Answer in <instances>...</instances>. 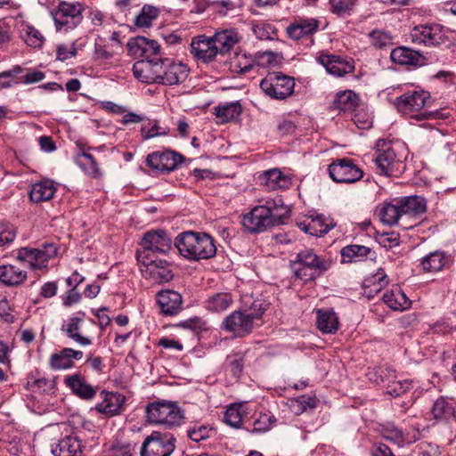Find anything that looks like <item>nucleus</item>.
I'll return each mask as SVG.
<instances>
[{
  "instance_id": "nucleus-1",
  "label": "nucleus",
  "mask_w": 456,
  "mask_h": 456,
  "mask_svg": "<svg viewBox=\"0 0 456 456\" xmlns=\"http://www.w3.org/2000/svg\"><path fill=\"white\" fill-rule=\"evenodd\" d=\"M398 89L401 94L395 98L393 105L400 114L417 120L445 119L449 117V112L422 111L424 108L429 106L431 96L428 91L419 86H401Z\"/></svg>"
},
{
  "instance_id": "nucleus-2",
  "label": "nucleus",
  "mask_w": 456,
  "mask_h": 456,
  "mask_svg": "<svg viewBox=\"0 0 456 456\" xmlns=\"http://www.w3.org/2000/svg\"><path fill=\"white\" fill-rule=\"evenodd\" d=\"M286 213V207L281 198L268 199L264 204L256 206L245 214L241 224L248 232L260 233L280 224Z\"/></svg>"
},
{
  "instance_id": "nucleus-3",
  "label": "nucleus",
  "mask_w": 456,
  "mask_h": 456,
  "mask_svg": "<svg viewBox=\"0 0 456 456\" xmlns=\"http://www.w3.org/2000/svg\"><path fill=\"white\" fill-rule=\"evenodd\" d=\"M175 246L179 254L189 261L209 259L216 253L214 239L205 232H183L176 236Z\"/></svg>"
},
{
  "instance_id": "nucleus-4",
  "label": "nucleus",
  "mask_w": 456,
  "mask_h": 456,
  "mask_svg": "<svg viewBox=\"0 0 456 456\" xmlns=\"http://www.w3.org/2000/svg\"><path fill=\"white\" fill-rule=\"evenodd\" d=\"M426 211V200L420 196H409L384 202L379 209L383 224L395 225L404 216H418Z\"/></svg>"
},
{
  "instance_id": "nucleus-5",
  "label": "nucleus",
  "mask_w": 456,
  "mask_h": 456,
  "mask_svg": "<svg viewBox=\"0 0 456 456\" xmlns=\"http://www.w3.org/2000/svg\"><path fill=\"white\" fill-rule=\"evenodd\" d=\"M265 310L262 300H255L249 308L234 311L224 318L223 328L237 337H243L259 325Z\"/></svg>"
},
{
  "instance_id": "nucleus-6",
  "label": "nucleus",
  "mask_w": 456,
  "mask_h": 456,
  "mask_svg": "<svg viewBox=\"0 0 456 456\" xmlns=\"http://www.w3.org/2000/svg\"><path fill=\"white\" fill-rule=\"evenodd\" d=\"M399 144L379 140L377 143L374 161L380 175L399 176L405 169L403 156Z\"/></svg>"
},
{
  "instance_id": "nucleus-7",
  "label": "nucleus",
  "mask_w": 456,
  "mask_h": 456,
  "mask_svg": "<svg viewBox=\"0 0 456 456\" xmlns=\"http://www.w3.org/2000/svg\"><path fill=\"white\" fill-rule=\"evenodd\" d=\"M145 412L149 422L168 428L180 426L184 418L177 403L167 400L149 403Z\"/></svg>"
},
{
  "instance_id": "nucleus-8",
  "label": "nucleus",
  "mask_w": 456,
  "mask_h": 456,
  "mask_svg": "<svg viewBox=\"0 0 456 456\" xmlns=\"http://www.w3.org/2000/svg\"><path fill=\"white\" fill-rule=\"evenodd\" d=\"M330 266V262L315 254L313 249L305 248L297 253L293 269L297 278L304 281L315 279Z\"/></svg>"
},
{
  "instance_id": "nucleus-9",
  "label": "nucleus",
  "mask_w": 456,
  "mask_h": 456,
  "mask_svg": "<svg viewBox=\"0 0 456 456\" xmlns=\"http://www.w3.org/2000/svg\"><path fill=\"white\" fill-rule=\"evenodd\" d=\"M260 88L272 99L284 100L293 94L295 80L281 72H272L262 79Z\"/></svg>"
},
{
  "instance_id": "nucleus-10",
  "label": "nucleus",
  "mask_w": 456,
  "mask_h": 456,
  "mask_svg": "<svg viewBox=\"0 0 456 456\" xmlns=\"http://www.w3.org/2000/svg\"><path fill=\"white\" fill-rule=\"evenodd\" d=\"M176 438L173 434L152 431L140 449L141 456H170L175 449Z\"/></svg>"
},
{
  "instance_id": "nucleus-11",
  "label": "nucleus",
  "mask_w": 456,
  "mask_h": 456,
  "mask_svg": "<svg viewBox=\"0 0 456 456\" xmlns=\"http://www.w3.org/2000/svg\"><path fill=\"white\" fill-rule=\"evenodd\" d=\"M57 255V247L53 243L44 244L39 248H21L17 252V259L32 270L47 268L48 262Z\"/></svg>"
},
{
  "instance_id": "nucleus-12",
  "label": "nucleus",
  "mask_w": 456,
  "mask_h": 456,
  "mask_svg": "<svg viewBox=\"0 0 456 456\" xmlns=\"http://www.w3.org/2000/svg\"><path fill=\"white\" fill-rule=\"evenodd\" d=\"M451 30L440 24L420 25L410 34L413 43L426 46H437L449 40Z\"/></svg>"
},
{
  "instance_id": "nucleus-13",
  "label": "nucleus",
  "mask_w": 456,
  "mask_h": 456,
  "mask_svg": "<svg viewBox=\"0 0 456 456\" xmlns=\"http://www.w3.org/2000/svg\"><path fill=\"white\" fill-rule=\"evenodd\" d=\"M330 177L336 183H353L359 181L363 172L350 159H338L329 166Z\"/></svg>"
},
{
  "instance_id": "nucleus-14",
  "label": "nucleus",
  "mask_w": 456,
  "mask_h": 456,
  "mask_svg": "<svg viewBox=\"0 0 456 456\" xmlns=\"http://www.w3.org/2000/svg\"><path fill=\"white\" fill-rule=\"evenodd\" d=\"M172 240L163 230H153L144 234L141 241L143 257L149 258L151 254H167L171 249Z\"/></svg>"
},
{
  "instance_id": "nucleus-15",
  "label": "nucleus",
  "mask_w": 456,
  "mask_h": 456,
  "mask_svg": "<svg viewBox=\"0 0 456 456\" xmlns=\"http://www.w3.org/2000/svg\"><path fill=\"white\" fill-rule=\"evenodd\" d=\"M161 69L159 70V83L166 86H174L185 81L189 69L181 61L173 59H159Z\"/></svg>"
},
{
  "instance_id": "nucleus-16",
  "label": "nucleus",
  "mask_w": 456,
  "mask_h": 456,
  "mask_svg": "<svg viewBox=\"0 0 456 456\" xmlns=\"http://www.w3.org/2000/svg\"><path fill=\"white\" fill-rule=\"evenodd\" d=\"M81 5L77 3L61 2L53 12L58 30L75 28L81 20Z\"/></svg>"
},
{
  "instance_id": "nucleus-17",
  "label": "nucleus",
  "mask_w": 456,
  "mask_h": 456,
  "mask_svg": "<svg viewBox=\"0 0 456 456\" xmlns=\"http://www.w3.org/2000/svg\"><path fill=\"white\" fill-rule=\"evenodd\" d=\"M317 61L325 68L326 71L335 77H343L354 70V62L352 58L328 53H321Z\"/></svg>"
},
{
  "instance_id": "nucleus-18",
  "label": "nucleus",
  "mask_w": 456,
  "mask_h": 456,
  "mask_svg": "<svg viewBox=\"0 0 456 456\" xmlns=\"http://www.w3.org/2000/svg\"><path fill=\"white\" fill-rule=\"evenodd\" d=\"M127 49L130 55L134 58H142V60L163 59L160 53V45L152 39L144 37H137L132 38L127 43Z\"/></svg>"
},
{
  "instance_id": "nucleus-19",
  "label": "nucleus",
  "mask_w": 456,
  "mask_h": 456,
  "mask_svg": "<svg viewBox=\"0 0 456 456\" xmlns=\"http://www.w3.org/2000/svg\"><path fill=\"white\" fill-rule=\"evenodd\" d=\"M183 161V156L174 151H155L147 156V165L156 172H171Z\"/></svg>"
},
{
  "instance_id": "nucleus-20",
  "label": "nucleus",
  "mask_w": 456,
  "mask_h": 456,
  "mask_svg": "<svg viewBox=\"0 0 456 456\" xmlns=\"http://www.w3.org/2000/svg\"><path fill=\"white\" fill-rule=\"evenodd\" d=\"M83 356L84 353L81 350L63 347L50 355L48 364L53 370H67L72 369L75 366V362L80 361Z\"/></svg>"
},
{
  "instance_id": "nucleus-21",
  "label": "nucleus",
  "mask_w": 456,
  "mask_h": 456,
  "mask_svg": "<svg viewBox=\"0 0 456 456\" xmlns=\"http://www.w3.org/2000/svg\"><path fill=\"white\" fill-rule=\"evenodd\" d=\"M63 383L75 395L84 400L93 399L98 390L96 387L90 385L79 371L66 375Z\"/></svg>"
},
{
  "instance_id": "nucleus-22",
  "label": "nucleus",
  "mask_w": 456,
  "mask_h": 456,
  "mask_svg": "<svg viewBox=\"0 0 456 456\" xmlns=\"http://www.w3.org/2000/svg\"><path fill=\"white\" fill-rule=\"evenodd\" d=\"M143 264L145 265V269L142 271L143 275L152 283L160 284L172 280L173 273L167 260L148 258V261H144Z\"/></svg>"
},
{
  "instance_id": "nucleus-23",
  "label": "nucleus",
  "mask_w": 456,
  "mask_h": 456,
  "mask_svg": "<svg viewBox=\"0 0 456 456\" xmlns=\"http://www.w3.org/2000/svg\"><path fill=\"white\" fill-rule=\"evenodd\" d=\"M191 53L205 63L213 61L220 53L212 37L200 36L191 44Z\"/></svg>"
},
{
  "instance_id": "nucleus-24",
  "label": "nucleus",
  "mask_w": 456,
  "mask_h": 456,
  "mask_svg": "<svg viewBox=\"0 0 456 456\" xmlns=\"http://www.w3.org/2000/svg\"><path fill=\"white\" fill-rule=\"evenodd\" d=\"M297 225L305 233L313 236H322L335 226V223L323 215L313 214L297 223Z\"/></svg>"
},
{
  "instance_id": "nucleus-25",
  "label": "nucleus",
  "mask_w": 456,
  "mask_h": 456,
  "mask_svg": "<svg viewBox=\"0 0 456 456\" xmlns=\"http://www.w3.org/2000/svg\"><path fill=\"white\" fill-rule=\"evenodd\" d=\"M84 313H78L76 316L67 319L61 325V330L66 336L81 346L92 345L93 340L87 336H83L81 330L84 324Z\"/></svg>"
},
{
  "instance_id": "nucleus-26",
  "label": "nucleus",
  "mask_w": 456,
  "mask_h": 456,
  "mask_svg": "<svg viewBox=\"0 0 456 456\" xmlns=\"http://www.w3.org/2000/svg\"><path fill=\"white\" fill-rule=\"evenodd\" d=\"M160 69V61L141 60L133 65V73L141 82L159 83Z\"/></svg>"
},
{
  "instance_id": "nucleus-27",
  "label": "nucleus",
  "mask_w": 456,
  "mask_h": 456,
  "mask_svg": "<svg viewBox=\"0 0 456 456\" xmlns=\"http://www.w3.org/2000/svg\"><path fill=\"white\" fill-rule=\"evenodd\" d=\"M319 20L314 18H297L287 28L289 38L299 40L305 37L312 36L319 28Z\"/></svg>"
},
{
  "instance_id": "nucleus-28",
  "label": "nucleus",
  "mask_w": 456,
  "mask_h": 456,
  "mask_svg": "<svg viewBox=\"0 0 456 456\" xmlns=\"http://www.w3.org/2000/svg\"><path fill=\"white\" fill-rule=\"evenodd\" d=\"M157 302L165 315H176L182 310V296L175 290H161L157 294Z\"/></svg>"
},
{
  "instance_id": "nucleus-29",
  "label": "nucleus",
  "mask_w": 456,
  "mask_h": 456,
  "mask_svg": "<svg viewBox=\"0 0 456 456\" xmlns=\"http://www.w3.org/2000/svg\"><path fill=\"white\" fill-rule=\"evenodd\" d=\"M14 27L20 38L30 47L39 48L45 42L44 35L29 22L21 18L15 20Z\"/></svg>"
},
{
  "instance_id": "nucleus-30",
  "label": "nucleus",
  "mask_w": 456,
  "mask_h": 456,
  "mask_svg": "<svg viewBox=\"0 0 456 456\" xmlns=\"http://www.w3.org/2000/svg\"><path fill=\"white\" fill-rule=\"evenodd\" d=\"M260 181L267 191L285 190L291 185L290 177L277 168L265 171L260 175Z\"/></svg>"
},
{
  "instance_id": "nucleus-31",
  "label": "nucleus",
  "mask_w": 456,
  "mask_h": 456,
  "mask_svg": "<svg viewBox=\"0 0 456 456\" xmlns=\"http://www.w3.org/2000/svg\"><path fill=\"white\" fill-rule=\"evenodd\" d=\"M383 302L394 311H404L411 307V301L400 286L393 285L382 296Z\"/></svg>"
},
{
  "instance_id": "nucleus-32",
  "label": "nucleus",
  "mask_w": 456,
  "mask_h": 456,
  "mask_svg": "<svg viewBox=\"0 0 456 456\" xmlns=\"http://www.w3.org/2000/svg\"><path fill=\"white\" fill-rule=\"evenodd\" d=\"M102 402L95 405V409L100 413L114 416L120 413L121 408L125 403V396L118 393H110L102 391Z\"/></svg>"
},
{
  "instance_id": "nucleus-33",
  "label": "nucleus",
  "mask_w": 456,
  "mask_h": 456,
  "mask_svg": "<svg viewBox=\"0 0 456 456\" xmlns=\"http://www.w3.org/2000/svg\"><path fill=\"white\" fill-rule=\"evenodd\" d=\"M212 38L217 47L220 56H224L240 40L239 33L232 28L217 31L212 36Z\"/></svg>"
},
{
  "instance_id": "nucleus-34",
  "label": "nucleus",
  "mask_w": 456,
  "mask_h": 456,
  "mask_svg": "<svg viewBox=\"0 0 456 456\" xmlns=\"http://www.w3.org/2000/svg\"><path fill=\"white\" fill-rule=\"evenodd\" d=\"M316 319L317 327L322 333L332 334L338 330V317L332 309L317 310Z\"/></svg>"
},
{
  "instance_id": "nucleus-35",
  "label": "nucleus",
  "mask_w": 456,
  "mask_h": 456,
  "mask_svg": "<svg viewBox=\"0 0 456 456\" xmlns=\"http://www.w3.org/2000/svg\"><path fill=\"white\" fill-rule=\"evenodd\" d=\"M390 58L395 63L401 65L420 66L423 64V56L407 47H398L390 53Z\"/></svg>"
},
{
  "instance_id": "nucleus-36",
  "label": "nucleus",
  "mask_w": 456,
  "mask_h": 456,
  "mask_svg": "<svg viewBox=\"0 0 456 456\" xmlns=\"http://www.w3.org/2000/svg\"><path fill=\"white\" fill-rule=\"evenodd\" d=\"M54 456H79L82 452L81 443L72 436L61 439L52 449Z\"/></svg>"
},
{
  "instance_id": "nucleus-37",
  "label": "nucleus",
  "mask_w": 456,
  "mask_h": 456,
  "mask_svg": "<svg viewBox=\"0 0 456 456\" xmlns=\"http://www.w3.org/2000/svg\"><path fill=\"white\" fill-rule=\"evenodd\" d=\"M27 279V273L13 265H0V281L6 286H19Z\"/></svg>"
},
{
  "instance_id": "nucleus-38",
  "label": "nucleus",
  "mask_w": 456,
  "mask_h": 456,
  "mask_svg": "<svg viewBox=\"0 0 456 456\" xmlns=\"http://www.w3.org/2000/svg\"><path fill=\"white\" fill-rule=\"evenodd\" d=\"M56 187L53 181L44 180L32 185L29 192L30 200L35 203L49 201L53 198Z\"/></svg>"
},
{
  "instance_id": "nucleus-39",
  "label": "nucleus",
  "mask_w": 456,
  "mask_h": 456,
  "mask_svg": "<svg viewBox=\"0 0 456 456\" xmlns=\"http://www.w3.org/2000/svg\"><path fill=\"white\" fill-rule=\"evenodd\" d=\"M230 69L233 73L245 74L255 65V59L245 51L235 52L230 58Z\"/></svg>"
},
{
  "instance_id": "nucleus-40",
  "label": "nucleus",
  "mask_w": 456,
  "mask_h": 456,
  "mask_svg": "<svg viewBox=\"0 0 456 456\" xmlns=\"http://www.w3.org/2000/svg\"><path fill=\"white\" fill-rule=\"evenodd\" d=\"M248 414V408L246 403H238L227 407L224 413V421L229 426L239 428L242 420Z\"/></svg>"
},
{
  "instance_id": "nucleus-41",
  "label": "nucleus",
  "mask_w": 456,
  "mask_h": 456,
  "mask_svg": "<svg viewBox=\"0 0 456 456\" xmlns=\"http://www.w3.org/2000/svg\"><path fill=\"white\" fill-rule=\"evenodd\" d=\"M431 415L436 420H447L455 416L454 403L452 399L438 398L431 408Z\"/></svg>"
},
{
  "instance_id": "nucleus-42",
  "label": "nucleus",
  "mask_w": 456,
  "mask_h": 456,
  "mask_svg": "<svg viewBox=\"0 0 456 456\" xmlns=\"http://www.w3.org/2000/svg\"><path fill=\"white\" fill-rule=\"evenodd\" d=\"M233 303L232 294L228 292L215 293L205 301V308L212 313H221L228 309Z\"/></svg>"
},
{
  "instance_id": "nucleus-43",
  "label": "nucleus",
  "mask_w": 456,
  "mask_h": 456,
  "mask_svg": "<svg viewBox=\"0 0 456 456\" xmlns=\"http://www.w3.org/2000/svg\"><path fill=\"white\" fill-rule=\"evenodd\" d=\"M381 436L384 439L398 445L399 447L403 446L404 444L413 443L418 439L416 437L413 439L409 438L407 435L403 434V432L393 423H387L383 426L381 429Z\"/></svg>"
},
{
  "instance_id": "nucleus-44",
  "label": "nucleus",
  "mask_w": 456,
  "mask_h": 456,
  "mask_svg": "<svg viewBox=\"0 0 456 456\" xmlns=\"http://www.w3.org/2000/svg\"><path fill=\"white\" fill-rule=\"evenodd\" d=\"M388 284V279L383 270H379L371 277L364 281V293L369 297H373L374 295L381 291Z\"/></svg>"
},
{
  "instance_id": "nucleus-45",
  "label": "nucleus",
  "mask_w": 456,
  "mask_h": 456,
  "mask_svg": "<svg viewBox=\"0 0 456 456\" xmlns=\"http://www.w3.org/2000/svg\"><path fill=\"white\" fill-rule=\"evenodd\" d=\"M448 257L442 251L431 252L420 261V265L425 272H438L447 264Z\"/></svg>"
},
{
  "instance_id": "nucleus-46",
  "label": "nucleus",
  "mask_w": 456,
  "mask_h": 456,
  "mask_svg": "<svg viewBox=\"0 0 456 456\" xmlns=\"http://www.w3.org/2000/svg\"><path fill=\"white\" fill-rule=\"evenodd\" d=\"M370 253V248L365 246L353 244L346 246L341 250L342 262L351 263L363 260Z\"/></svg>"
},
{
  "instance_id": "nucleus-47",
  "label": "nucleus",
  "mask_w": 456,
  "mask_h": 456,
  "mask_svg": "<svg viewBox=\"0 0 456 456\" xmlns=\"http://www.w3.org/2000/svg\"><path fill=\"white\" fill-rule=\"evenodd\" d=\"M357 95L352 90H345L336 94L333 102L335 109L341 111L353 110L357 105Z\"/></svg>"
},
{
  "instance_id": "nucleus-48",
  "label": "nucleus",
  "mask_w": 456,
  "mask_h": 456,
  "mask_svg": "<svg viewBox=\"0 0 456 456\" xmlns=\"http://www.w3.org/2000/svg\"><path fill=\"white\" fill-rule=\"evenodd\" d=\"M215 110L216 116L221 123H227L236 119L241 113V106L237 102L219 105Z\"/></svg>"
},
{
  "instance_id": "nucleus-49",
  "label": "nucleus",
  "mask_w": 456,
  "mask_h": 456,
  "mask_svg": "<svg viewBox=\"0 0 456 456\" xmlns=\"http://www.w3.org/2000/svg\"><path fill=\"white\" fill-rule=\"evenodd\" d=\"M159 11L152 5H144L134 20V24L139 28H149L152 21L158 18Z\"/></svg>"
},
{
  "instance_id": "nucleus-50",
  "label": "nucleus",
  "mask_w": 456,
  "mask_h": 456,
  "mask_svg": "<svg viewBox=\"0 0 456 456\" xmlns=\"http://www.w3.org/2000/svg\"><path fill=\"white\" fill-rule=\"evenodd\" d=\"M276 421V418L271 412H260L254 417L252 432H267L275 425Z\"/></svg>"
},
{
  "instance_id": "nucleus-51",
  "label": "nucleus",
  "mask_w": 456,
  "mask_h": 456,
  "mask_svg": "<svg viewBox=\"0 0 456 456\" xmlns=\"http://www.w3.org/2000/svg\"><path fill=\"white\" fill-rule=\"evenodd\" d=\"M107 456H134V446L131 443L113 441L106 448Z\"/></svg>"
},
{
  "instance_id": "nucleus-52",
  "label": "nucleus",
  "mask_w": 456,
  "mask_h": 456,
  "mask_svg": "<svg viewBox=\"0 0 456 456\" xmlns=\"http://www.w3.org/2000/svg\"><path fill=\"white\" fill-rule=\"evenodd\" d=\"M89 18L94 28L100 27L102 29H108L110 32V28L114 25L113 20L99 10L92 11L90 12Z\"/></svg>"
},
{
  "instance_id": "nucleus-53",
  "label": "nucleus",
  "mask_w": 456,
  "mask_h": 456,
  "mask_svg": "<svg viewBox=\"0 0 456 456\" xmlns=\"http://www.w3.org/2000/svg\"><path fill=\"white\" fill-rule=\"evenodd\" d=\"M79 162L88 175L98 177L101 175L100 168L91 154L83 153L79 158Z\"/></svg>"
},
{
  "instance_id": "nucleus-54",
  "label": "nucleus",
  "mask_w": 456,
  "mask_h": 456,
  "mask_svg": "<svg viewBox=\"0 0 456 456\" xmlns=\"http://www.w3.org/2000/svg\"><path fill=\"white\" fill-rule=\"evenodd\" d=\"M187 433L190 439L198 443L210 437L214 433V430L209 426L195 425L191 428L188 429Z\"/></svg>"
},
{
  "instance_id": "nucleus-55",
  "label": "nucleus",
  "mask_w": 456,
  "mask_h": 456,
  "mask_svg": "<svg viewBox=\"0 0 456 456\" xmlns=\"http://www.w3.org/2000/svg\"><path fill=\"white\" fill-rule=\"evenodd\" d=\"M316 404L317 401L315 397L302 395L292 403L291 407L296 414H300L307 409L315 408Z\"/></svg>"
},
{
  "instance_id": "nucleus-56",
  "label": "nucleus",
  "mask_w": 456,
  "mask_h": 456,
  "mask_svg": "<svg viewBox=\"0 0 456 456\" xmlns=\"http://www.w3.org/2000/svg\"><path fill=\"white\" fill-rule=\"evenodd\" d=\"M412 387V383L410 380H393L389 381L387 387V393L396 397L399 396Z\"/></svg>"
},
{
  "instance_id": "nucleus-57",
  "label": "nucleus",
  "mask_w": 456,
  "mask_h": 456,
  "mask_svg": "<svg viewBox=\"0 0 456 456\" xmlns=\"http://www.w3.org/2000/svg\"><path fill=\"white\" fill-rule=\"evenodd\" d=\"M352 119L360 129H367L372 126L371 114L363 109L357 110Z\"/></svg>"
},
{
  "instance_id": "nucleus-58",
  "label": "nucleus",
  "mask_w": 456,
  "mask_h": 456,
  "mask_svg": "<svg viewBox=\"0 0 456 456\" xmlns=\"http://www.w3.org/2000/svg\"><path fill=\"white\" fill-rule=\"evenodd\" d=\"M357 0H330L332 12L338 15L348 14L356 4Z\"/></svg>"
},
{
  "instance_id": "nucleus-59",
  "label": "nucleus",
  "mask_w": 456,
  "mask_h": 456,
  "mask_svg": "<svg viewBox=\"0 0 456 456\" xmlns=\"http://www.w3.org/2000/svg\"><path fill=\"white\" fill-rule=\"evenodd\" d=\"M370 43L377 48H382L387 46L391 42V37L389 34L383 30L375 29L369 34Z\"/></svg>"
},
{
  "instance_id": "nucleus-60",
  "label": "nucleus",
  "mask_w": 456,
  "mask_h": 456,
  "mask_svg": "<svg viewBox=\"0 0 456 456\" xmlns=\"http://www.w3.org/2000/svg\"><path fill=\"white\" fill-rule=\"evenodd\" d=\"M16 237V230L10 224H0V247L12 243Z\"/></svg>"
},
{
  "instance_id": "nucleus-61",
  "label": "nucleus",
  "mask_w": 456,
  "mask_h": 456,
  "mask_svg": "<svg viewBox=\"0 0 456 456\" xmlns=\"http://www.w3.org/2000/svg\"><path fill=\"white\" fill-rule=\"evenodd\" d=\"M77 48L75 43L61 44L56 46V59L59 61H66L77 54Z\"/></svg>"
},
{
  "instance_id": "nucleus-62",
  "label": "nucleus",
  "mask_w": 456,
  "mask_h": 456,
  "mask_svg": "<svg viewBox=\"0 0 456 456\" xmlns=\"http://www.w3.org/2000/svg\"><path fill=\"white\" fill-rule=\"evenodd\" d=\"M226 364L231 368L232 374L238 376L242 371L243 358L239 354L229 355L226 359Z\"/></svg>"
},
{
  "instance_id": "nucleus-63",
  "label": "nucleus",
  "mask_w": 456,
  "mask_h": 456,
  "mask_svg": "<svg viewBox=\"0 0 456 456\" xmlns=\"http://www.w3.org/2000/svg\"><path fill=\"white\" fill-rule=\"evenodd\" d=\"M159 126L155 122L153 124L149 123L148 125H144L141 128V134L143 139L148 140L152 137L166 134V132H159Z\"/></svg>"
},
{
  "instance_id": "nucleus-64",
  "label": "nucleus",
  "mask_w": 456,
  "mask_h": 456,
  "mask_svg": "<svg viewBox=\"0 0 456 456\" xmlns=\"http://www.w3.org/2000/svg\"><path fill=\"white\" fill-rule=\"evenodd\" d=\"M114 49H109L107 45L101 44L100 42L95 43L94 54L96 59L107 61L112 58L114 55Z\"/></svg>"
}]
</instances>
